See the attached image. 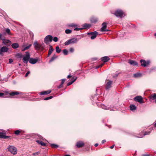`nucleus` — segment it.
I'll return each mask as SVG.
<instances>
[{
    "mask_svg": "<svg viewBox=\"0 0 156 156\" xmlns=\"http://www.w3.org/2000/svg\"><path fill=\"white\" fill-rule=\"evenodd\" d=\"M78 39L77 38H72L66 41L64 44L65 45H67L70 44H74L78 42Z\"/></svg>",
    "mask_w": 156,
    "mask_h": 156,
    "instance_id": "obj_1",
    "label": "nucleus"
},
{
    "mask_svg": "<svg viewBox=\"0 0 156 156\" xmlns=\"http://www.w3.org/2000/svg\"><path fill=\"white\" fill-rule=\"evenodd\" d=\"M8 151L13 154H16L17 153V149L16 147L13 146H9L8 147Z\"/></svg>",
    "mask_w": 156,
    "mask_h": 156,
    "instance_id": "obj_2",
    "label": "nucleus"
},
{
    "mask_svg": "<svg viewBox=\"0 0 156 156\" xmlns=\"http://www.w3.org/2000/svg\"><path fill=\"white\" fill-rule=\"evenodd\" d=\"M114 14L117 17L122 18L124 14L123 11L121 10H117L115 11Z\"/></svg>",
    "mask_w": 156,
    "mask_h": 156,
    "instance_id": "obj_3",
    "label": "nucleus"
},
{
    "mask_svg": "<svg viewBox=\"0 0 156 156\" xmlns=\"http://www.w3.org/2000/svg\"><path fill=\"white\" fill-rule=\"evenodd\" d=\"M53 40V37L51 35L47 36L44 39V42L46 44H48L49 42H51Z\"/></svg>",
    "mask_w": 156,
    "mask_h": 156,
    "instance_id": "obj_4",
    "label": "nucleus"
},
{
    "mask_svg": "<svg viewBox=\"0 0 156 156\" xmlns=\"http://www.w3.org/2000/svg\"><path fill=\"white\" fill-rule=\"evenodd\" d=\"M98 34V33L96 31L87 33V35L90 36V37L92 40L94 39L97 36Z\"/></svg>",
    "mask_w": 156,
    "mask_h": 156,
    "instance_id": "obj_5",
    "label": "nucleus"
},
{
    "mask_svg": "<svg viewBox=\"0 0 156 156\" xmlns=\"http://www.w3.org/2000/svg\"><path fill=\"white\" fill-rule=\"evenodd\" d=\"M134 100L137 101L140 103L143 102V98L141 96H137L134 98Z\"/></svg>",
    "mask_w": 156,
    "mask_h": 156,
    "instance_id": "obj_6",
    "label": "nucleus"
},
{
    "mask_svg": "<svg viewBox=\"0 0 156 156\" xmlns=\"http://www.w3.org/2000/svg\"><path fill=\"white\" fill-rule=\"evenodd\" d=\"M2 43L7 47L10 46L11 44V41L9 40L5 39L4 38L2 39Z\"/></svg>",
    "mask_w": 156,
    "mask_h": 156,
    "instance_id": "obj_7",
    "label": "nucleus"
},
{
    "mask_svg": "<svg viewBox=\"0 0 156 156\" xmlns=\"http://www.w3.org/2000/svg\"><path fill=\"white\" fill-rule=\"evenodd\" d=\"M9 49V48L6 46L2 47L0 48V55H2L3 53L7 52Z\"/></svg>",
    "mask_w": 156,
    "mask_h": 156,
    "instance_id": "obj_8",
    "label": "nucleus"
},
{
    "mask_svg": "<svg viewBox=\"0 0 156 156\" xmlns=\"http://www.w3.org/2000/svg\"><path fill=\"white\" fill-rule=\"evenodd\" d=\"M108 81L105 85V87L106 90H109L110 88L112 87V81L108 80Z\"/></svg>",
    "mask_w": 156,
    "mask_h": 156,
    "instance_id": "obj_9",
    "label": "nucleus"
},
{
    "mask_svg": "<svg viewBox=\"0 0 156 156\" xmlns=\"http://www.w3.org/2000/svg\"><path fill=\"white\" fill-rule=\"evenodd\" d=\"M140 62L141 63V66H143L144 67L146 66L150 63L149 61H147V62H146L145 60L143 59H141L140 60Z\"/></svg>",
    "mask_w": 156,
    "mask_h": 156,
    "instance_id": "obj_10",
    "label": "nucleus"
},
{
    "mask_svg": "<svg viewBox=\"0 0 156 156\" xmlns=\"http://www.w3.org/2000/svg\"><path fill=\"white\" fill-rule=\"evenodd\" d=\"M102 27L101 29V31H108V30L105 29L107 28V23L105 22H104L102 24Z\"/></svg>",
    "mask_w": 156,
    "mask_h": 156,
    "instance_id": "obj_11",
    "label": "nucleus"
},
{
    "mask_svg": "<svg viewBox=\"0 0 156 156\" xmlns=\"http://www.w3.org/2000/svg\"><path fill=\"white\" fill-rule=\"evenodd\" d=\"M38 58H31L29 59V61L30 63L32 64H35L38 61Z\"/></svg>",
    "mask_w": 156,
    "mask_h": 156,
    "instance_id": "obj_12",
    "label": "nucleus"
},
{
    "mask_svg": "<svg viewBox=\"0 0 156 156\" xmlns=\"http://www.w3.org/2000/svg\"><path fill=\"white\" fill-rule=\"evenodd\" d=\"M5 134V133L0 132V138L6 139L10 137L9 136L4 135V134Z\"/></svg>",
    "mask_w": 156,
    "mask_h": 156,
    "instance_id": "obj_13",
    "label": "nucleus"
},
{
    "mask_svg": "<svg viewBox=\"0 0 156 156\" xmlns=\"http://www.w3.org/2000/svg\"><path fill=\"white\" fill-rule=\"evenodd\" d=\"M40 44L38 43L37 41H35L34 43V45L36 50H39L40 49Z\"/></svg>",
    "mask_w": 156,
    "mask_h": 156,
    "instance_id": "obj_14",
    "label": "nucleus"
},
{
    "mask_svg": "<svg viewBox=\"0 0 156 156\" xmlns=\"http://www.w3.org/2000/svg\"><path fill=\"white\" fill-rule=\"evenodd\" d=\"M84 143L82 141L78 142L76 143V146L78 148H80L84 146Z\"/></svg>",
    "mask_w": 156,
    "mask_h": 156,
    "instance_id": "obj_15",
    "label": "nucleus"
},
{
    "mask_svg": "<svg viewBox=\"0 0 156 156\" xmlns=\"http://www.w3.org/2000/svg\"><path fill=\"white\" fill-rule=\"evenodd\" d=\"M51 92V90H48L47 91H44L42 92H41L39 93L41 95H47L48 94H49Z\"/></svg>",
    "mask_w": 156,
    "mask_h": 156,
    "instance_id": "obj_16",
    "label": "nucleus"
},
{
    "mask_svg": "<svg viewBox=\"0 0 156 156\" xmlns=\"http://www.w3.org/2000/svg\"><path fill=\"white\" fill-rule=\"evenodd\" d=\"M101 59V61L104 62H106L110 60V58L108 57L105 56L102 57Z\"/></svg>",
    "mask_w": 156,
    "mask_h": 156,
    "instance_id": "obj_17",
    "label": "nucleus"
},
{
    "mask_svg": "<svg viewBox=\"0 0 156 156\" xmlns=\"http://www.w3.org/2000/svg\"><path fill=\"white\" fill-rule=\"evenodd\" d=\"M22 93L17 91H15L14 92H12L9 93L10 95L11 96H14L15 95H18L21 94Z\"/></svg>",
    "mask_w": 156,
    "mask_h": 156,
    "instance_id": "obj_18",
    "label": "nucleus"
},
{
    "mask_svg": "<svg viewBox=\"0 0 156 156\" xmlns=\"http://www.w3.org/2000/svg\"><path fill=\"white\" fill-rule=\"evenodd\" d=\"M49 46H50V48H49V49L48 51V57H49L50 56V55H51V53H52V52L54 50V49H53V48L52 47V46L51 45H50Z\"/></svg>",
    "mask_w": 156,
    "mask_h": 156,
    "instance_id": "obj_19",
    "label": "nucleus"
},
{
    "mask_svg": "<svg viewBox=\"0 0 156 156\" xmlns=\"http://www.w3.org/2000/svg\"><path fill=\"white\" fill-rule=\"evenodd\" d=\"M129 63L131 65L134 66H136L137 65V62L133 60H129Z\"/></svg>",
    "mask_w": 156,
    "mask_h": 156,
    "instance_id": "obj_20",
    "label": "nucleus"
},
{
    "mask_svg": "<svg viewBox=\"0 0 156 156\" xmlns=\"http://www.w3.org/2000/svg\"><path fill=\"white\" fill-rule=\"evenodd\" d=\"M12 47L14 49H16L19 47V45L18 43H14L11 45Z\"/></svg>",
    "mask_w": 156,
    "mask_h": 156,
    "instance_id": "obj_21",
    "label": "nucleus"
},
{
    "mask_svg": "<svg viewBox=\"0 0 156 156\" xmlns=\"http://www.w3.org/2000/svg\"><path fill=\"white\" fill-rule=\"evenodd\" d=\"M151 99L153 100H155V102L156 103V94L154 93L151 94Z\"/></svg>",
    "mask_w": 156,
    "mask_h": 156,
    "instance_id": "obj_22",
    "label": "nucleus"
},
{
    "mask_svg": "<svg viewBox=\"0 0 156 156\" xmlns=\"http://www.w3.org/2000/svg\"><path fill=\"white\" fill-rule=\"evenodd\" d=\"M66 80V79H64L61 80V84L59 85L57 87L58 88H60L62 87L64 83Z\"/></svg>",
    "mask_w": 156,
    "mask_h": 156,
    "instance_id": "obj_23",
    "label": "nucleus"
},
{
    "mask_svg": "<svg viewBox=\"0 0 156 156\" xmlns=\"http://www.w3.org/2000/svg\"><path fill=\"white\" fill-rule=\"evenodd\" d=\"M129 107L130 110L132 111L136 110V107L133 105H130Z\"/></svg>",
    "mask_w": 156,
    "mask_h": 156,
    "instance_id": "obj_24",
    "label": "nucleus"
},
{
    "mask_svg": "<svg viewBox=\"0 0 156 156\" xmlns=\"http://www.w3.org/2000/svg\"><path fill=\"white\" fill-rule=\"evenodd\" d=\"M142 74L139 73H137L134 74V77L135 78H138L141 77Z\"/></svg>",
    "mask_w": 156,
    "mask_h": 156,
    "instance_id": "obj_25",
    "label": "nucleus"
},
{
    "mask_svg": "<svg viewBox=\"0 0 156 156\" xmlns=\"http://www.w3.org/2000/svg\"><path fill=\"white\" fill-rule=\"evenodd\" d=\"M36 142H37L38 144H41L42 146H46V144L44 142L42 141H41L39 140H36Z\"/></svg>",
    "mask_w": 156,
    "mask_h": 156,
    "instance_id": "obj_26",
    "label": "nucleus"
},
{
    "mask_svg": "<svg viewBox=\"0 0 156 156\" xmlns=\"http://www.w3.org/2000/svg\"><path fill=\"white\" fill-rule=\"evenodd\" d=\"M98 21V19L97 18H92L90 20V21L91 23H95L97 22Z\"/></svg>",
    "mask_w": 156,
    "mask_h": 156,
    "instance_id": "obj_27",
    "label": "nucleus"
},
{
    "mask_svg": "<svg viewBox=\"0 0 156 156\" xmlns=\"http://www.w3.org/2000/svg\"><path fill=\"white\" fill-rule=\"evenodd\" d=\"M29 59L28 58L24 57L23 59V61L24 63L27 64L28 62V61L29 60Z\"/></svg>",
    "mask_w": 156,
    "mask_h": 156,
    "instance_id": "obj_28",
    "label": "nucleus"
},
{
    "mask_svg": "<svg viewBox=\"0 0 156 156\" xmlns=\"http://www.w3.org/2000/svg\"><path fill=\"white\" fill-rule=\"evenodd\" d=\"M83 29H86L87 28H89L90 27V25L89 24H87V23H85L83 24Z\"/></svg>",
    "mask_w": 156,
    "mask_h": 156,
    "instance_id": "obj_29",
    "label": "nucleus"
},
{
    "mask_svg": "<svg viewBox=\"0 0 156 156\" xmlns=\"http://www.w3.org/2000/svg\"><path fill=\"white\" fill-rule=\"evenodd\" d=\"M57 56H55V55H54L53 57L51 58V59L49 60V62H51L54 61L55 59L56 58Z\"/></svg>",
    "mask_w": 156,
    "mask_h": 156,
    "instance_id": "obj_30",
    "label": "nucleus"
},
{
    "mask_svg": "<svg viewBox=\"0 0 156 156\" xmlns=\"http://www.w3.org/2000/svg\"><path fill=\"white\" fill-rule=\"evenodd\" d=\"M31 44H30L28 46L25 47L24 49H22V51H24L30 48L31 46Z\"/></svg>",
    "mask_w": 156,
    "mask_h": 156,
    "instance_id": "obj_31",
    "label": "nucleus"
},
{
    "mask_svg": "<svg viewBox=\"0 0 156 156\" xmlns=\"http://www.w3.org/2000/svg\"><path fill=\"white\" fill-rule=\"evenodd\" d=\"M101 107L103 109H108L109 108L107 107H106L104 105L101 104L100 105Z\"/></svg>",
    "mask_w": 156,
    "mask_h": 156,
    "instance_id": "obj_32",
    "label": "nucleus"
},
{
    "mask_svg": "<svg viewBox=\"0 0 156 156\" xmlns=\"http://www.w3.org/2000/svg\"><path fill=\"white\" fill-rule=\"evenodd\" d=\"M56 52L59 53L61 51V50L60 49L59 47L58 46L56 47Z\"/></svg>",
    "mask_w": 156,
    "mask_h": 156,
    "instance_id": "obj_33",
    "label": "nucleus"
},
{
    "mask_svg": "<svg viewBox=\"0 0 156 156\" xmlns=\"http://www.w3.org/2000/svg\"><path fill=\"white\" fill-rule=\"evenodd\" d=\"M30 55L29 53L28 52H26V56H24L25 57H26L28 58L29 59H30Z\"/></svg>",
    "mask_w": 156,
    "mask_h": 156,
    "instance_id": "obj_34",
    "label": "nucleus"
},
{
    "mask_svg": "<svg viewBox=\"0 0 156 156\" xmlns=\"http://www.w3.org/2000/svg\"><path fill=\"white\" fill-rule=\"evenodd\" d=\"M72 31L70 29H66L65 30V33L67 34H69L72 33Z\"/></svg>",
    "mask_w": 156,
    "mask_h": 156,
    "instance_id": "obj_35",
    "label": "nucleus"
},
{
    "mask_svg": "<svg viewBox=\"0 0 156 156\" xmlns=\"http://www.w3.org/2000/svg\"><path fill=\"white\" fill-rule=\"evenodd\" d=\"M62 51L64 55H66L68 54V51L66 49H64Z\"/></svg>",
    "mask_w": 156,
    "mask_h": 156,
    "instance_id": "obj_36",
    "label": "nucleus"
},
{
    "mask_svg": "<svg viewBox=\"0 0 156 156\" xmlns=\"http://www.w3.org/2000/svg\"><path fill=\"white\" fill-rule=\"evenodd\" d=\"M51 146L52 147L54 148H57L58 147V145L54 144H51Z\"/></svg>",
    "mask_w": 156,
    "mask_h": 156,
    "instance_id": "obj_37",
    "label": "nucleus"
},
{
    "mask_svg": "<svg viewBox=\"0 0 156 156\" xmlns=\"http://www.w3.org/2000/svg\"><path fill=\"white\" fill-rule=\"evenodd\" d=\"M40 49H41L42 50H43L44 49V43H42V44H41L40 45Z\"/></svg>",
    "mask_w": 156,
    "mask_h": 156,
    "instance_id": "obj_38",
    "label": "nucleus"
},
{
    "mask_svg": "<svg viewBox=\"0 0 156 156\" xmlns=\"http://www.w3.org/2000/svg\"><path fill=\"white\" fill-rule=\"evenodd\" d=\"M53 98V97L52 96H50L48 97H47V98H45L44 99V100H48L51 99Z\"/></svg>",
    "mask_w": 156,
    "mask_h": 156,
    "instance_id": "obj_39",
    "label": "nucleus"
},
{
    "mask_svg": "<svg viewBox=\"0 0 156 156\" xmlns=\"http://www.w3.org/2000/svg\"><path fill=\"white\" fill-rule=\"evenodd\" d=\"M77 79V77H73L71 79V81L73 83Z\"/></svg>",
    "mask_w": 156,
    "mask_h": 156,
    "instance_id": "obj_40",
    "label": "nucleus"
},
{
    "mask_svg": "<svg viewBox=\"0 0 156 156\" xmlns=\"http://www.w3.org/2000/svg\"><path fill=\"white\" fill-rule=\"evenodd\" d=\"M156 70V67H154L153 68H152L151 69H150L149 70V73H151L152 71H153L154 70Z\"/></svg>",
    "mask_w": 156,
    "mask_h": 156,
    "instance_id": "obj_41",
    "label": "nucleus"
},
{
    "mask_svg": "<svg viewBox=\"0 0 156 156\" xmlns=\"http://www.w3.org/2000/svg\"><path fill=\"white\" fill-rule=\"evenodd\" d=\"M20 133V131L19 130H17L15 131L14 133L15 134L18 135Z\"/></svg>",
    "mask_w": 156,
    "mask_h": 156,
    "instance_id": "obj_42",
    "label": "nucleus"
},
{
    "mask_svg": "<svg viewBox=\"0 0 156 156\" xmlns=\"http://www.w3.org/2000/svg\"><path fill=\"white\" fill-rule=\"evenodd\" d=\"M40 151H38V152H37L35 153H33L32 154V155H38L39 154H40Z\"/></svg>",
    "mask_w": 156,
    "mask_h": 156,
    "instance_id": "obj_43",
    "label": "nucleus"
},
{
    "mask_svg": "<svg viewBox=\"0 0 156 156\" xmlns=\"http://www.w3.org/2000/svg\"><path fill=\"white\" fill-rule=\"evenodd\" d=\"M53 40L55 42H56L58 41V39L57 37H54Z\"/></svg>",
    "mask_w": 156,
    "mask_h": 156,
    "instance_id": "obj_44",
    "label": "nucleus"
},
{
    "mask_svg": "<svg viewBox=\"0 0 156 156\" xmlns=\"http://www.w3.org/2000/svg\"><path fill=\"white\" fill-rule=\"evenodd\" d=\"M83 29V28H76L74 29V30H81Z\"/></svg>",
    "mask_w": 156,
    "mask_h": 156,
    "instance_id": "obj_45",
    "label": "nucleus"
},
{
    "mask_svg": "<svg viewBox=\"0 0 156 156\" xmlns=\"http://www.w3.org/2000/svg\"><path fill=\"white\" fill-rule=\"evenodd\" d=\"M6 32L8 34H10V30L9 29H7L6 30Z\"/></svg>",
    "mask_w": 156,
    "mask_h": 156,
    "instance_id": "obj_46",
    "label": "nucleus"
},
{
    "mask_svg": "<svg viewBox=\"0 0 156 156\" xmlns=\"http://www.w3.org/2000/svg\"><path fill=\"white\" fill-rule=\"evenodd\" d=\"M74 51V49L73 48H70L69 49V51L70 52L72 53Z\"/></svg>",
    "mask_w": 156,
    "mask_h": 156,
    "instance_id": "obj_47",
    "label": "nucleus"
},
{
    "mask_svg": "<svg viewBox=\"0 0 156 156\" xmlns=\"http://www.w3.org/2000/svg\"><path fill=\"white\" fill-rule=\"evenodd\" d=\"M73 83V82H72V81H70V82H69L67 83V86H69V85H71V84H72Z\"/></svg>",
    "mask_w": 156,
    "mask_h": 156,
    "instance_id": "obj_48",
    "label": "nucleus"
},
{
    "mask_svg": "<svg viewBox=\"0 0 156 156\" xmlns=\"http://www.w3.org/2000/svg\"><path fill=\"white\" fill-rule=\"evenodd\" d=\"M119 74V73L115 74L114 75H113V77L114 78H116V77H117V76H118V75Z\"/></svg>",
    "mask_w": 156,
    "mask_h": 156,
    "instance_id": "obj_49",
    "label": "nucleus"
},
{
    "mask_svg": "<svg viewBox=\"0 0 156 156\" xmlns=\"http://www.w3.org/2000/svg\"><path fill=\"white\" fill-rule=\"evenodd\" d=\"M13 62V60L12 59V58H9V62L10 63H12Z\"/></svg>",
    "mask_w": 156,
    "mask_h": 156,
    "instance_id": "obj_50",
    "label": "nucleus"
},
{
    "mask_svg": "<svg viewBox=\"0 0 156 156\" xmlns=\"http://www.w3.org/2000/svg\"><path fill=\"white\" fill-rule=\"evenodd\" d=\"M30 73V71L27 72L26 73V74L25 75V77H27L28 76V74H29Z\"/></svg>",
    "mask_w": 156,
    "mask_h": 156,
    "instance_id": "obj_51",
    "label": "nucleus"
},
{
    "mask_svg": "<svg viewBox=\"0 0 156 156\" xmlns=\"http://www.w3.org/2000/svg\"><path fill=\"white\" fill-rule=\"evenodd\" d=\"M4 94L3 93H0V97H2Z\"/></svg>",
    "mask_w": 156,
    "mask_h": 156,
    "instance_id": "obj_52",
    "label": "nucleus"
},
{
    "mask_svg": "<svg viewBox=\"0 0 156 156\" xmlns=\"http://www.w3.org/2000/svg\"><path fill=\"white\" fill-rule=\"evenodd\" d=\"M102 66H103V64H101V65H100L98 66H97L96 67V68H98L99 67H101Z\"/></svg>",
    "mask_w": 156,
    "mask_h": 156,
    "instance_id": "obj_53",
    "label": "nucleus"
},
{
    "mask_svg": "<svg viewBox=\"0 0 156 156\" xmlns=\"http://www.w3.org/2000/svg\"><path fill=\"white\" fill-rule=\"evenodd\" d=\"M106 141V140H103L101 142L102 144H103Z\"/></svg>",
    "mask_w": 156,
    "mask_h": 156,
    "instance_id": "obj_54",
    "label": "nucleus"
},
{
    "mask_svg": "<svg viewBox=\"0 0 156 156\" xmlns=\"http://www.w3.org/2000/svg\"><path fill=\"white\" fill-rule=\"evenodd\" d=\"M2 34L0 33V40H2Z\"/></svg>",
    "mask_w": 156,
    "mask_h": 156,
    "instance_id": "obj_55",
    "label": "nucleus"
},
{
    "mask_svg": "<svg viewBox=\"0 0 156 156\" xmlns=\"http://www.w3.org/2000/svg\"><path fill=\"white\" fill-rule=\"evenodd\" d=\"M38 136L39 138V139H42V137L40 135H38Z\"/></svg>",
    "mask_w": 156,
    "mask_h": 156,
    "instance_id": "obj_56",
    "label": "nucleus"
},
{
    "mask_svg": "<svg viewBox=\"0 0 156 156\" xmlns=\"http://www.w3.org/2000/svg\"><path fill=\"white\" fill-rule=\"evenodd\" d=\"M149 154H143L142 155L143 156H149Z\"/></svg>",
    "mask_w": 156,
    "mask_h": 156,
    "instance_id": "obj_57",
    "label": "nucleus"
},
{
    "mask_svg": "<svg viewBox=\"0 0 156 156\" xmlns=\"http://www.w3.org/2000/svg\"><path fill=\"white\" fill-rule=\"evenodd\" d=\"M71 77V76L70 75H69L67 76V78L69 79V78H70Z\"/></svg>",
    "mask_w": 156,
    "mask_h": 156,
    "instance_id": "obj_58",
    "label": "nucleus"
},
{
    "mask_svg": "<svg viewBox=\"0 0 156 156\" xmlns=\"http://www.w3.org/2000/svg\"><path fill=\"white\" fill-rule=\"evenodd\" d=\"M114 145H112V146H111L110 147V148L111 149L113 148H114Z\"/></svg>",
    "mask_w": 156,
    "mask_h": 156,
    "instance_id": "obj_59",
    "label": "nucleus"
},
{
    "mask_svg": "<svg viewBox=\"0 0 156 156\" xmlns=\"http://www.w3.org/2000/svg\"><path fill=\"white\" fill-rule=\"evenodd\" d=\"M150 133V132H149V133H148L147 132H145V134H144V135H147V134H148L149 133Z\"/></svg>",
    "mask_w": 156,
    "mask_h": 156,
    "instance_id": "obj_60",
    "label": "nucleus"
},
{
    "mask_svg": "<svg viewBox=\"0 0 156 156\" xmlns=\"http://www.w3.org/2000/svg\"><path fill=\"white\" fill-rule=\"evenodd\" d=\"M98 145V143L95 144H94V146L95 147H97Z\"/></svg>",
    "mask_w": 156,
    "mask_h": 156,
    "instance_id": "obj_61",
    "label": "nucleus"
},
{
    "mask_svg": "<svg viewBox=\"0 0 156 156\" xmlns=\"http://www.w3.org/2000/svg\"><path fill=\"white\" fill-rule=\"evenodd\" d=\"M70 26L71 27H74L75 25L73 24H72L70 25Z\"/></svg>",
    "mask_w": 156,
    "mask_h": 156,
    "instance_id": "obj_62",
    "label": "nucleus"
},
{
    "mask_svg": "<svg viewBox=\"0 0 156 156\" xmlns=\"http://www.w3.org/2000/svg\"><path fill=\"white\" fill-rule=\"evenodd\" d=\"M65 156H71L69 154H66V155H65Z\"/></svg>",
    "mask_w": 156,
    "mask_h": 156,
    "instance_id": "obj_63",
    "label": "nucleus"
},
{
    "mask_svg": "<svg viewBox=\"0 0 156 156\" xmlns=\"http://www.w3.org/2000/svg\"><path fill=\"white\" fill-rule=\"evenodd\" d=\"M154 126L156 127V122H155V124H154Z\"/></svg>",
    "mask_w": 156,
    "mask_h": 156,
    "instance_id": "obj_64",
    "label": "nucleus"
}]
</instances>
